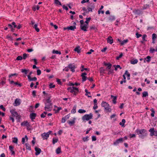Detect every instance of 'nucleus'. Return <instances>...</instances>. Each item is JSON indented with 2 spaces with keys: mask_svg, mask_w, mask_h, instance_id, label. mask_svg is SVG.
I'll use <instances>...</instances> for the list:
<instances>
[{
  "mask_svg": "<svg viewBox=\"0 0 157 157\" xmlns=\"http://www.w3.org/2000/svg\"><path fill=\"white\" fill-rule=\"evenodd\" d=\"M147 35L146 34H144L143 36L142 39L143 41H146L147 40L145 39V38L146 37Z\"/></svg>",
  "mask_w": 157,
  "mask_h": 157,
  "instance_id": "nucleus-55",
  "label": "nucleus"
},
{
  "mask_svg": "<svg viewBox=\"0 0 157 157\" xmlns=\"http://www.w3.org/2000/svg\"><path fill=\"white\" fill-rule=\"evenodd\" d=\"M29 55L26 53H24L23 54V57L22 58L24 59H25Z\"/></svg>",
  "mask_w": 157,
  "mask_h": 157,
  "instance_id": "nucleus-39",
  "label": "nucleus"
},
{
  "mask_svg": "<svg viewBox=\"0 0 157 157\" xmlns=\"http://www.w3.org/2000/svg\"><path fill=\"white\" fill-rule=\"evenodd\" d=\"M74 51L77 52L78 53H80L81 52V49L80 48V47L78 46L76 47L74 50Z\"/></svg>",
  "mask_w": 157,
  "mask_h": 157,
  "instance_id": "nucleus-15",
  "label": "nucleus"
},
{
  "mask_svg": "<svg viewBox=\"0 0 157 157\" xmlns=\"http://www.w3.org/2000/svg\"><path fill=\"white\" fill-rule=\"evenodd\" d=\"M0 108L2 109L4 111H5L6 109L3 107L2 105H0Z\"/></svg>",
  "mask_w": 157,
  "mask_h": 157,
  "instance_id": "nucleus-50",
  "label": "nucleus"
},
{
  "mask_svg": "<svg viewBox=\"0 0 157 157\" xmlns=\"http://www.w3.org/2000/svg\"><path fill=\"white\" fill-rule=\"evenodd\" d=\"M51 131H49L47 133L44 132L41 134V136L43 140H47L49 136V135L52 133Z\"/></svg>",
  "mask_w": 157,
  "mask_h": 157,
  "instance_id": "nucleus-4",
  "label": "nucleus"
},
{
  "mask_svg": "<svg viewBox=\"0 0 157 157\" xmlns=\"http://www.w3.org/2000/svg\"><path fill=\"white\" fill-rule=\"evenodd\" d=\"M91 19L90 17L87 18H86V21H85V23L86 24H88V23Z\"/></svg>",
  "mask_w": 157,
  "mask_h": 157,
  "instance_id": "nucleus-48",
  "label": "nucleus"
},
{
  "mask_svg": "<svg viewBox=\"0 0 157 157\" xmlns=\"http://www.w3.org/2000/svg\"><path fill=\"white\" fill-rule=\"evenodd\" d=\"M35 150L36 151L35 154L36 155H38L39 154V149L37 147L35 148Z\"/></svg>",
  "mask_w": 157,
  "mask_h": 157,
  "instance_id": "nucleus-24",
  "label": "nucleus"
},
{
  "mask_svg": "<svg viewBox=\"0 0 157 157\" xmlns=\"http://www.w3.org/2000/svg\"><path fill=\"white\" fill-rule=\"evenodd\" d=\"M36 115V114L35 113H31L30 115V118L32 120L34 119H35Z\"/></svg>",
  "mask_w": 157,
  "mask_h": 157,
  "instance_id": "nucleus-13",
  "label": "nucleus"
},
{
  "mask_svg": "<svg viewBox=\"0 0 157 157\" xmlns=\"http://www.w3.org/2000/svg\"><path fill=\"white\" fill-rule=\"evenodd\" d=\"M21 72L24 73L25 74H27V71L25 69H21Z\"/></svg>",
  "mask_w": 157,
  "mask_h": 157,
  "instance_id": "nucleus-46",
  "label": "nucleus"
},
{
  "mask_svg": "<svg viewBox=\"0 0 157 157\" xmlns=\"http://www.w3.org/2000/svg\"><path fill=\"white\" fill-rule=\"evenodd\" d=\"M33 28L35 29L37 32H39V29L38 28H37V24H35L33 26Z\"/></svg>",
  "mask_w": 157,
  "mask_h": 157,
  "instance_id": "nucleus-30",
  "label": "nucleus"
},
{
  "mask_svg": "<svg viewBox=\"0 0 157 157\" xmlns=\"http://www.w3.org/2000/svg\"><path fill=\"white\" fill-rule=\"evenodd\" d=\"M80 27L81 29L82 30L84 31H87V30H86L87 28L86 27H85V26H83V25H81Z\"/></svg>",
  "mask_w": 157,
  "mask_h": 157,
  "instance_id": "nucleus-21",
  "label": "nucleus"
},
{
  "mask_svg": "<svg viewBox=\"0 0 157 157\" xmlns=\"http://www.w3.org/2000/svg\"><path fill=\"white\" fill-rule=\"evenodd\" d=\"M111 98H113V103L114 104H115L116 103V100H117V96H114L113 95H111Z\"/></svg>",
  "mask_w": 157,
  "mask_h": 157,
  "instance_id": "nucleus-16",
  "label": "nucleus"
},
{
  "mask_svg": "<svg viewBox=\"0 0 157 157\" xmlns=\"http://www.w3.org/2000/svg\"><path fill=\"white\" fill-rule=\"evenodd\" d=\"M21 125L22 126H26L28 127L29 126V123L27 121H25L22 122L21 123Z\"/></svg>",
  "mask_w": 157,
  "mask_h": 157,
  "instance_id": "nucleus-11",
  "label": "nucleus"
},
{
  "mask_svg": "<svg viewBox=\"0 0 157 157\" xmlns=\"http://www.w3.org/2000/svg\"><path fill=\"white\" fill-rule=\"evenodd\" d=\"M22 59V57L21 56H18L17 57L16 60H21Z\"/></svg>",
  "mask_w": 157,
  "mask_h": 157,
  "instance_id": "nucleus-41",
  "label": "nucleus"
},
{
  "mask_svg": "<svg viewBox=\"0 0 157 157\" xmlns=\"http://www.w3.org/2000/svg\"><path fill=\"white\" fill-rule=\"evenodd\" d=\"M148 94L147 91H144L143 93V97H145L148 96Z\"/></svg>",
  "mask_w": 157,
  "mask_h": 157,
  "instance_id": "nucleus-28",
  "label": "nucleus"
},
{
  "mask_svg": "<svg viewBox=\"0 0 157 157\" xmlns=\"http://www.w3.org/2000/svg\"><path fill=\"white\" fill-rule=\"evenodd\" d=\"M123 54L121 53L119 56L116 57V59L117 60H119L120 58H121Z\"/></svg>",
  "mask_w": 157,
  "mask_h": 157,
  "instance_id": "nucleus-44",
  "label": "nucleus"
},
{
  "mask_svg": "<svg viewBox=\"0 0 157 157\" xmlns=\"http://www.w3.org/2000/svg\"><path fill=\"white\" fill-rule=\"evenodd\" d=\"M76 29V27L75 25L71 26H68L67 27H65L63 28L64 30L67 29L68 30H71L74 31Z\"/></svg>",
  "mask_w": 157,
  "mask_h": 157,
  "instance_id": "nucleus-7",
  "label": "nucleus"
},
{
  "mask_svg": "<svg viewBox=\"0 0 157 157\" xmlns=\"http://www.w3.org/2000/svg\"><path fill=\"white\" fill-rule=\"evenodd\" d=\"M63 9H65L66 10H68V7L65 6V5H63Z\"/></svg>",
  "mask_w": 157,
  "mask_h": 157,
  "instance_id": "nucleus-63",
  "label": "nucleus"
},
{
  "mask_svg": "<svg viewBox=\"0 0 157 157\" xmlns=\"http://www.w3.org/2000/svg\"><path fill=\"white\" fill-rule=\"evenodd\" d=\"M82 69L81 70V71L83 72L84 70L88 71H89V69L87 68H84V66L83 65L81 66Z\"/></svg>",
  "mask_w": 157,
  "mask_h": 157,
  "instance_id": "nucleus-34",
  "label": "nucleus"
},
{
  "mask_svg": "<svg viewBox=\"0 0 157 157\" xmlns=\"http://www.w3.org/2000/svg\"><path fill=\"white\" fill-rule=\"evenodd\" d=\"M151 57L149 56H147L146 58H145L144 62H145V60L147 62H149L151 60Z\"/></svg>",
  "mask_w": 157,
  "mask_h": 157,
  "instance_id": "nucleus-18",
  "label": "nucleus"
},
{
  "mask_svg": "<svg viewBox=\"0 0 157 157\" xmlns=\"http://www.w3.org/2000/svg\"><path fill=\"white\" fill-rule=\"evenodd\" d=\"M150 52L153 53L154 52L156 51V49H155L153 48H151L150 50Z\"/></svg>",
  "mask_w": 157,
  "mask_h": 157,
  "instance_id": "nucleus-59",
  "label": "nucleus"
},
{
  "mask_svg": "<svg viewBox=\"0 0 157 157\" xmlns=\"http://www.w3.org/2000/svg\"><path fill=\"white\" fill-rule=\"evenodd\" d=\"M151 116L152 117H154V113H155V111H154L153 109H151Z\"/></svg>",
  "mask_w": 157,
  "mask_h": 157,
  "instance_id": "nucleus-38",
  "label": "nucleus"
},
{
  "mask_svg": "<svg viewBox=\"0 0 157 157\" xmlns=\"http://www.w3.org/2000/svg\"><path fill=\"white\" fill-rule=\"evenodd\" d=\"M137 38H139V37L142 36V35L140 34H139L138 33H136V34Z\"/></svg>",
  "mask_w": 157,
  "mask_h": 157,
  "instance_id": "nucleus-57",
  "label": "nucleus"
},
{
  "mask_svg": "<svg viewBox=\"0 0 157 157\" xmlns=\"http://www.w3.org/2000/svg\"><path fill=\"white\" fill-rule=\"evenodd\" d=\"M94 52V50L92 49H91L90 50V51L87 52L86 53L88 54H90L92 53V52Z\"/></svg>",
  "mask_w": 157,
  "mask_h": 157,
  "instance_id": "nucleus-56",
  "label": "nucleus"
},
{
  "mask_svg": "<svg viewBox=\"0 0 157 157\" xmlns=\"http://www.w3.org/2000/svg\"><path fill=\"white\" fill-rule=\"evenodd\" d=\"M149 132L150 133V135L151 136L154 135L155 131L154 130V128H151L149 130Z\"/></svg>",
  "mask_w": 157,
  "mask_h": 157,
  "instance_id": "nucleus-12",
  "label": "nucleus"
},
{
  "mask_svg": "<svg viewBox=\"0 0 157 157\" xmlns=\"http://www.w3.org/2000/svg\"><path fill=\"white\" fill-rule=\"evenodd\" d=\"M10 112L13 117H16L17 118H19V117L17 112L13 110H12L10 111Z\"/></svg>",
  "mask_w": 157,
  "mask_h": 157,
  "instance_id": "nucleus-8",
  "label": "nucleus"
},
{
  "mask_svg": "<svg viewBox=\"0 0 157 157\" xmlns=\"http://www.w3.org/2000/svg\"><path fill=\"white\" fill-rule=\"evenodd\" d=\"M12 24L14 28H17V25H16V23L15 22H12Z\"/></svg>",
  "mask_w": 157,
  "mask_h": 157,
  "instance_id": "nucleus-62",
  "label": "nucleus"
},
{
  "mask_svg": "<svg viewBox=\"0 0 157 157\" xmlns=\"http://www.w3.org/2000/svg\"><path fill=\"white\" fill-rule=\"evenodd\" d=\"M68 67L71 69V71L72 72H74L75 71V66L72 64H70L68 65Z\"/></svg>",
  "mask_w": 157,
  "mask_h": 157,
  "instance_id": "nucleus-9",
  "label": "nucleus"
},
{
  "mask_svg": "<svg viewBox=\"0 0 157 157\" xmlns=\"http://www.w3.org/2000/svg\"><path fill=\"white\" fill-rule=\"evenodd\" d=\"M21 27H22V26H21V25H20V24H18V25L17 26V28L18 29H20L21 28Z\"/></svg>",
  "mask_w": 157,
  "mask_h": 157,
  "instance_id": "nucleus-64",
  "label": "nucleus"
},
{
  "mask_svg": "<svg viewBox=\"0 0 157 157\" xmlns=\"http://www.w3.org/2000/svg\"><path fill=\"white\" fill-rule=\"evenodd\" d=\"M56 152L57 154H59L61 152V147H58L56 150Z\"/></svg>",
  "mask_w": 157,
  "mask_h": 157,
  "instance_id": "nucleus-25",
  "label": "nucleus"
},
{
  "mask_svg": "<svg viewBox=\"0 0 157 157\" xmlns=\"http://www.w3.org/2000/svg\"><path fill=\"white\" fill-rule=\"evenodd\" d=\"M17 141H18V139L16 137H14L13 138V140L12 141V142L13 143L17 144Z\"/></svg>",
  "mask_w": 157,
  "mask_h": 157,
  "instance_id": "nucleus-32",
  "label": "nucleus"
},
{
  "mask_svg": "<svg viewBox=\"0 0 157 157\" xmlns=\"http://www.w3.org/2000/svg\"><path fill=\"white\" fill-rule=\"evenodd\" d=\"M133 12L136 14H140L141 13V11L139 10H134Z\"/></svg>",
  "mask_w": 157,
  "mask_h": 157,
  "instance_id": "nucleus-19",
  "label": "nucleus"
},
{
  "mask_svg": "<svg viewBox=\"0 0 157 157\" xmlns=\"http://www.w3.org/2000/svg\"><path fill=\"white\" fill-rule=\"evenodd\" d=\"M20 100L19 99L17 98L15 101V103L16 104V105H19L20 104Z\"/></svg>",
  "mask_w": 157,
  "mask_h": 157,
  "instance_id": "nucleus-14",
  "label": "nucleus"
},
{
  "mask_svg": "<svg viewBox=\"0 0 157 157\" xmlns=\"http://www.w3.org/2000/svg\"><path fill=\"white\" fill-rule=\"evenodd\" d=\"M125 73V75H127V76L128 77L127 79L128 80H129L130 79V74H129L128 72V71H126L125 72V73Z\"/></svg>",
  "mask_w": 157,
  "mask_h": 157,
  "instance_id": "nucleus-22",
  "label": "nucleus"
},
{
  "mask_svg": "<svg viewBox=\"0 0 157 157\" xmlns=\"http://www.w3.org/2000/svg\"><path fill=\"white\" fill-rule=\"evenodd\" d=\"M82 77V81L84 82L86 81L87 79V77L85 76L81 75Z\"/></svg>",
  "mask_w": 157,
  "mask_h": 157,
  "instance_id": "nucleus-35",
  "label": "nucleus"
},
{
  "mask_svg": "<svg viewBox=\"0 0 157 157\" xmlns=\"http://www.w3.org/2000/svg\"><path fill=\"white\" fill-rule=\"evenodd\" d=\"M92 140L93 141H95L96 140V137L95 136H92Z\"/></svg>",
  "mask_w": 157,
  "mask_h": 157,
  "instance_id": "nucleus-60",
  "label": "nucleus"
},
{
  "mask_svg": "<svg viewBox=\"0 0 157 157\" xmlns=\"http://www.w3.org/2000/svg\"><path fill=\"white\" fill-rule=\"evenodd\" d=\"M76 105H74L73 109L71 110V112L72 113H75L76 112Z\"/></svg>",
  "mask_w": 157,
  "mask_h": 157,
  "instance_id": "nucleus-23",
  "label": "nucleus"
},
{
  "mask_svg": "<svg viewBox=\"0 0 157 157\" xmlns=\"http://www.w3.org/2000/svg\"><path fill=\"white\" fill-rule=\"evenodd\" d=\"M92 117L93 114L92 113H90L89 114H86L84 115L82 117V119L83 121H88L92 119Z\"/></svg>",
  "mask_w": 157,
  "mask_h": 157,
  "instance_id": "nucleus-3",
  "label": "nucleus"
},
{
  "mask_svg": "<svg viewBox=\"0 0 157 157\" xmlns=\"http://www.w3.org/2000/svg\"><path fill=\"white\" fill-rule=\"evenodd\" d=\"M52 53L54 54H59V55L61 54L60 52L57 50H55L52 51Z\"/></svg>",
  "mask_w": 157,
  "mask_h": 157,
  "instance_id": "nucleus-27",
  "label": "nucleus"
},
{
  "mask_svg": "<svg viewBox=\"0 0 157 157\" xmlns=\"http://www.w3.org/2000/svg\"><path fill=\"white\" fill-rule=\"evenodd\" d=\"M156 35L155 33H153L152 35V40L155 41L156 38Z\"/></svg>",
  "mask_w": 157,
  "mask_h": 157,
  "instance_id": "nucleus-36",
  "label": "nucleus"
},
{
  "mask_svg": "<svg viewBox=\"0 0 157 157\" xmlns=\"http://www.w3.org/2000/svg\"><path fill=\"white\" fill-rule=\"evenodd\" d=\"M130 62L132 64H134L137 63L138 60L137 59H135L131 61Z\"/></svg>",
  "mask_w": 157,
  "mask_h": 157,
  "instance_id": "nucleus-26",
  "label": "nucleus"
},
{
  "mask_svg": "<svg viewBox=\"0 0 157 157\" xmlns=\"http://www.w3.org/2000/svg\"><path fill=\"white\" fill-rule=\"evenodd\" d=\"M55 85H53L52 83H50L49 85V87L50 88H53L55 87Z\"/></svg>",
  "mask_w": 157,
  "mask_h": 157,
  "instance_id": "nucleus-49",
  "label": "nucleus"
},
{
  "mask_svg": "<svg viewBox=\"0 0 157 157\" xmlns=\"http://www.w3.org/2000/svg\"><path fill=\"white\" fill-rule=\"evenodd\" d=\"M78 112L80 113H85L86 112V111L84 109H81L78 110Z\"/></svg>",
  "mask_w": 157,
  "mask_h": 157,
  "instance_id": "nucleus-31",
  "label": "nucleus"
},
{
  "mask_svg": "<svg viewBox=\"0 0 157 157\" xmlns=\"http://www.w3.org/2000/svg\"><path fill=\"white\" fill-rule=\"evenodd\" d=\"M115 17L114 16L111 15L109 18V20L110 21H112L115 20Z\"/></svg>",
  "mask_w": 157,
  "mask_h": 157,
  "instance_id": "nucleus-17",
  "label": "nucleus"
},
{
  "mask_svg": "<svg viewBox=\"0 0 157 157\" xmlns=\"http://www.w3.org/2000/svg\"><path fill=\"white\" fill-rule=\"evenodd\" d=\"M55 3L56 4H59L60 5H61V4L60 2L58 0H54Z\"/></svg>",
  "mask_w": 157,
  "mask_h": 157,
  "instance_id": "nucleus-42",
  "label": "nucleus"
},
{
  "mask_svg": "<svg viewBox=\"0 0 157 157\" xmlns=\"http://www.w3.org/2000/svg\"><path fill=\"white\" fill-rule=\"evenodd\" d=\"M37 80V78L36 77H34L33 78H31V79H30V81H36Z\"/></svg>",
  "mask_w": 157,
  "mask_h": 157,
  "instance_id": "nucleus-53",
  "label": "nucleus"
},
{
  "mask_svg": "<svg viewBox=\"0 0 157 157\" xmlns=\"http://www.w3.org/2000/svg\"><path fill=\"white\" fill-rule=\"evenodd\" d=\"M128 41V39L124 40L123 41H121V45H123L124 44H125L127 43Z\"/></svg>",
  "mask_w": 157,
  "mask_h": 157,
  "instance_id": "nucleus-29",
  "label": "nucleus"
},
{
  "mask_svg": "<svg viewBox=\"0 0 157 157\" xmlns=\"http://www.w3.org/2000/svg\"><path fill=\"white\" fill-rule=\"evenodd\" d=\"M90 8H92V9H94V8L95 6L94 4H90L89 6Z\"/></svg>",
  "mask_w": 157,
  "mask_h": 157,
  "instance_id": "nucleus-54",
  "label": "nucleus"
},
{
  "mask_svg": "<svg viewBox=\"0 0 157 157\" xmlns=\"http://www.w3.org/2000/svg\"><path fill=\"white\" fill-rule=\"evenodd\" d=\"M101 105L104 107L105 110L107 111L110 112L111 111V109L109 107V105L105 102H103L101 103Z\"/></svg>",
  "mask_w": 157,
  "mask_h": 157,
  "instance_id": "nucleus-5",
  "label": "nucleus"
},
{
  "mask_svg": "<svg viewBox=\"0 0 157 157\" xmlns=\"http://www.w3.org/2000/svg\"><path fill=\"white\" fill-rule=\"evenodd\" d=\"M34 61V64H35V65H36L37 64V60L35 59H31L30 61Z\"/></svg>",
  "mask_w": 157,
  "mask_h": 157,
  "instance_id": "nucleus-51",
  "label": "nucleus"
},
{
  "mask_svg": "<svg viewBox=\"0 0 157 157\" xmlns=\"http://www.w3.org/2000/svg\"><path fill=\"white\" fill-rule=\"evenodd\" d=\"M107 41L108 43H109L110 44H112L113 43V40L112 39L111 36H109L107 39Z\"/></svg>",
  "mask_w": 157,
  "mask_h": 157,
  "instance_id": "nucleus-10",
  "label": "nucleus"
},
{
  "mask_svg": "<svg viewBox=\"0 0 157 157\" xmlns=\"http://www.w3.org/2000/svg\"><path fill=\"white\" fill-rule=\"evenodd\" d=\"M25 146L27 149H28L29 150H31V147L30 146L29 144L26 143L25 144Z\"/></svg>",
  "mask_w": 157,
  "mask_h": 157,
  "instance_id": "nucleus-33",
  "label": "nucleus"
},
{
  "mask_svg": "<svg viewBox=\"0 0 157 157\" xmlns=\"http://www.w3.org/2000/svg\"><path fill=\"white\" fill-rule=\"evenodd\" d=\"M88 138L89 137L88 136H87L86 137L83 138L82 140L84 142L87 141L88 140Z\"/></svg>",
  "mask_w": 157,
  "mask_h": 157,
  "instance_id": "nucleus-43",
  "label": "nucleus"
},
{
  "mask_svg": "<svg viewBox=\"0 0 157 157\" xmlns=\"http://www.w3.org/2000/svg\"><path fill=\"white\" fill-rule=\"evenodd\" d=\"M136 132L139 135V137L142 139H143L147 135L146 130L144 129L141 130L137 129L136 130Z\"/></svg>",
  "mask_w": 157,
  "mask_h": 157,
  "instance_id": "nucleus-2",
  "label": "nucleus"
},
{
  "mask_svg": "<svg viewBox=\"0 0 157 157\" xmlns=\"http://www.w3.org/2000/svg\"><path fill=\"white\" fill-rule=\"evenodd\" d=\"M105 70H104L103 67H101L100 68V72L101 74L104 73Z\"/></svg>",
  "mask_w": 157,
  "mask_h": 157,
  "instance_id": "nucleus-40",
  "label": "nucleus"
},
{
  "mask_svg": "<svg viewBox=\"0 0 157 157\" xmlns=\"http://www.w3.org/2000/svg\"><path fill=\"white\" fill-rule=\"evenodd\" d=\"M113 73V70H110L108 71V75L112 74Z\"/></svg>",
  "mask_w": 157,
  "mask_h": 157,
  "instance_id": "nucleus-47",
  "label": "nucleus"
},
{
  "mask_svg": "<svg viewBox=\"0 0 157 157\" xmlns=\"http://www.w3.org/2000/svg\"><path fill=\"white\" fill-rule=\"evenodd\" d=\"M36 92L35 90L33 91L32 92V95L34 97H35L36 96Z\"/></svg>",
  "mask_w": 157,
  "mask_h": 157,
  "instance_id": "nucleus-58",
  "label": "nucleus"
},
{
  "mask_svg": "<svg viewBox=\"0 0 157 157\" xmlns=\"http://www.w3.org/2000/svg\"><path fill=\"white\" fill-rule=\"evenodd\" d=\"M58 141V139L57 138H53L52 140V143L53 144H55V143L57 142Z\"/></svg>",
  "mask_w": 157,
  "mask_h": 157,
  "instance_id": "nucleus-37",
  "label": "nucleus"
},
{
  "mask_svg": "<svg viewBox=\"0 0 157 157\" xmlns=\"http://www.w3.org/2000/svg\"><path fill=\"white\" fill-rule=\"evenodd\" d=\"M50 99V97H48V98H47L46 100L45 103V106L44 107V109L46 111H51L52 108V104Z\"/></svg>",
  "mask_w": 157,
  "mask_h": 157,
  "instance_id": "nucleus-1",
  "label": "nucleus"
},
{
  "mask_svg": "<svg viewBox=\"0 0 157 157\" xmlns=\"http://www.w3.org/2000/svg\"><path fill=\"white\" fill-rule=\"evenodd\" d=\"M10 120L12 121L13 122H14V118L13 117H11V116H10Z\"/></svg>",
  "mask_w": 157,
  "mask_h": 157,
  "instance_id": "nucleus-61",
  "label": "nucleus"
},
{
  "mask_svg": "<svg viewBox=\"0 0 157 157\" xmlns=\"http://www.w3.org/2000/svg\"><path fill=\"white\" fill-rule=\"evenodd\" d=\"M112 65L111 64H109L108 66H107V67L106 68V69L107 70H109L111 68Z\"/></svg>",
  "mask_w": 157,
  "mask_h": 157,
  "instance_id": "nucleus-45",
  "label": "nucleus"
},
{
  "mask_svg": "<svg viewBox=\"0 0 157 157\" xmlns=\"http://www.w3.org/2000/svg\"><path fill=\"white\" fill-rule=\"evenodd\" d=\"M75 123V121L74 120H73V121H70L68 122V123L69 124H70L71 125L72 124H74Z\"/></svg>",
  "mask_w": 157,
  "mask_h": 157,
  "instance_id": "nucleus-52",
  "label": "nucleus"
},
{
  "mask_svg": "<svg viewBox=\"0 0 157 157\" xmlns=\"http://www.w3.org/2000/svg\"><path fill=\"white\" fill-rule=\"evenodd\" d=\"M67 90L69 91L71 93L75 92V91H78V89L77 88L74 87H68L67 88Z\"/></svg>",
  "mask_w": 157,
  "mask_h": 157,
  "instance_id": "nucleus-6",
  "label": "nucleus"
},
{
  "mask_svg": "<svg viewBox=\"0 0 157 157\" xmlns=\"http://www.w3.org/2000/svg\"><path fill=\"white\" fill-rule=\"evenodd\" d=\"M125 122V120L124 119H123L122 120V122H121L119 123V124L122 127L124 126V123Z\"/></svg>",
  "mask_w": 157,
  "mask_h": 157,
  "instance_id": "nucleus-20",
  "label": "nucleus"
}]
</instances>
